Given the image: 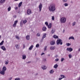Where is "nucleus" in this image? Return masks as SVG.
Returning <instances> with one entry per match:
<instances>
[{
	"instance_id": "obj_1",
	"label": "nucleus",
	"mask_w": 80,
	"mask_h": 80,
	"mask_svg": "<svg viewBox=\"0 0 80 80\" xmlns=\"http://www.w3.org/2000/svg\"><path fill=\"white\" fill-rule=\"evenodd\" d=\"M49 10L50 12H54L55 10V4L52 3L48 7Z\"/></svg>"
},
{
	"instance_id": "obj_2",
	"label": "nucleus",
	"mask_w": 80,
	"mask_h": 80,
	"mask_svg": "<svg viewBox=\"0 0 80 80\" xmlns=\"http://www.w3.org/2000/svg\"><path fill=\"white\" fill-rule=\"evenodd\" d=\"M57 45H62L63 42H62V39H58L57 41Z\"/></svg>"
},
{
	"instance_id": "obj_3",
	"label": "nucleus",
	"mask_w": 80,
	"mask_h": 80,
	"mask_svg": "<svg viewBox=\"0 0 80 80\" xmlns=\"http://www.w3.org/2000/svg\"><path fill=\"white\" fill-rule=\"evenodd\" d=\"M66 18L65 17L62 18L60 19V22L61 23H64L65 22H66Z\"/></svg>"
},
{
	"instance_id": "obj_4",
	"label": "nucleus",
	"mask_w": 80,
	"mask_h": 80,
	"mask_svg": "<svg viewBox=\"0 0 80 80\" xmlns=\"http://www.w3.org/2000/svg\"><path fill=\"white\" fill-rule=\"evenodd\" d=\"M38 8L39 9V11L40 12L42 11V4L41 3H40V5L38 6Z\"/></svg>"
},
{
	"instance_id": "obj_5",
	"label": "nucleus",
	"mask_w": 80,
	"mask_h": 80,
	"mask_svg": "<svg viewBox=\"0 0 80 80\" xmlns=\"http://www.w3.org/2000/svg\"><path fill=\"white\" fill-rule=\"evenodd\" d=\"M27 13L28 15H30L32 13V11L30 9H28L27 11Z\"/></svg>"
},
{
	"instance_id": "obj_6",
	"label": "nucleus",
	"mask_w": 80,
	"mask_h": 80,
	"mask_svg": "<svg viewBox=\"0 0 80 80\" xmlns=\"http://www.w3.org/2000/svg\"><path fill=\"white\" fill-rule=\"evenodd\" d=\"M67 50L68 51H69V52H72V51H73V49L71 48H68L67 49Z\"/></svg>"
},
{
	"instance_id": "obj_7",
	"label": "nucleus",
	"mask_w": 80,
	"mask_h": 80,
	"mask_svg": "<svg viewBox=\"0 0 80 80\" xmlns=\"http://www.w3.org/2000/svg\"><path fill=\"white\" fill-rule=\"evenodd\" d=\"M46 35H47V34L46 33H44L43 35V36L42 37V41H43V39H44V38H45L46 37Z\"/></svg>"
},
{
	"instance_id": "obj_8",
	"label": "nucleus",
	"mask_w": 80,
	"mask_h": 80,
	"mask_svg": "<svg viewBox=\"0 0 80 80\" xmlns=\"http://www.w3.org/2000/svg\"><path fill=\"white\" fill-rule=\"evenodd\" d=\"M22 59L23 60H25V58H27V56H26V55H25V54H23L22 55Z\"/></svg>"
},
{
	"instance_id": "obj_9",
	"label": "nucleus",
	"mask_w": 80,
	"mask_h": 80,
	"mask_svg": "<svg viewBox=\"0 0 80 80\" xmlns=\"http://www.w3.org/2000/svg\"><path fill=\"white\" fill-rule=\"evenodd\" d=\"M47 27H48V28H51L52 27V23H49V25Z\"/></svg>"
},
{
	"instance_id": "obj_10",
	"label": "nucleus",
	"mask_w": 80,
	"mask_h": 80,
	"mask_svg": "<svg viewBox=\"0 0 80 80\" xmlns=\"http://www.w3.org/2000/svg\"><path fill=\"white\" fill-rule=\"evenodd\" d=\"M1 48L2 50H3V51H5L6 50V48L4 46H2L1 47Z\"/></svg>"
},
{
	"instance_id": "obj_11",
	"label": "nucleus",
	"mask_w": 80,
	"mask_h": 80,
	"mask_svg": "<svg viewBox=\"0 0 80 80\" xmlns=\"http://www.w3.org/2000/svg\"><path fill=\"white\" fill-rule=\"evenodd\" d=\"M41 68L42 70H45L46 68H47L46 66L45 65L42 66H41Z\"/></svg>"
},
{
	"instance_id": "obj_12",
	"label": "nucleus",
	"mask_w": 80,
	"mask_h": 80,
	"mask_svg": "<svg viewBox=\"0 0 80 80\" xmlns=\"http://www.w3.org/2000/svg\"><path fill=\"white\" fill-rule=\"evenodd\" d=\"M6 70H7V68H6V67H5V66H4L2 68V70L4 72H5V71H6Z\"/></svg>"
},
{
	"instance_id": "obj_13",
	"label": "nucleus",
	"mask_w": 80,
	"mask_h": 80,
	"mask_svg": "<svg viewBox=\"0 0 80 80\" xmlns=\"http://www.w3.org/2000/svg\"><path fill=\"white\" fill-rule=\"evenodd\" d=\"M71 39H72V40H75V38H74V37H73V36H71L68 38L69 40H70Z\"/></svg>"
},
{
	"instance_id": "obj_14",
	"label": "nucleus",
	"mask_w": 80,
	"mask_h": 80,
	"mask_svg": "<svg viewBox=\"0 0 80 80\" xmlns=\"http://www.w3.org/2000/svg\"><path fill=\"white\" fill-rule=\"evenodd\" d=\"M5 2V0H0V3H3Z\"/></svg>"
},
{
	"instance_id": "obj_15",
	"label": "nucleus",
	"mask_w": 80,
	"mask_h": 80,
	"mask_svg": "<svg viewBox=\"0 0 80 80\" xmlns=\"http://www.w3.org/2000/svg\"><path fill=\"white\" fill-rule=\"evenodd\" d=\"M15 47L17 49H19V48H20V45H18V44L16 45Z\"/></svg>"
},
{
	"instance_id": "obj_16",
	"label": "nucleus",
	"mask_w": 80,
	"mask_h": 80,
	"mask_svg": "<svg viewBox=\"0 0 80 80\" xmlns=\"http://www.w3.org/2000/svg\"><path fill=\"white\" fill-rule=\"evenodd\" d=\"M58 64H56L54 65L53 67H54V68L56 69V68H58Z\"/></svg>"
},
{
	"instance_id": "obj_17",
	"label": "nucleus",
	"mask_w": 80,
	"mask_h": 80,
	"mask_svg": "<svg viewBox=\"0 0 80 80\" xmlns=\"http://www.w3.org/2000/svg\"><path fill=\"white\" fill-rule=\"evenodd\" d=\"M46 30H47V28L45 26H44L42 28L43 31H46Z\"/></svg>"
},
{
	"instance_id": "obj_18",
	"label": "nucleus",
	"mask_w": 80,
	"mask_h": 80,
	"mask_svg": "<svg viewBox=\"0 0 80 80\" xmlns=\"http://www.w3.org/2000/svg\"><path fill=\"white\" fill-rule=\"evenodd\" d=\"M55 49V47L52 46L50 48V50H53Z\"/></svg>"
},
{
	"instance_id": "obj_19",
	"label": "nucleus",
	"mask_w": 80,
	"mask_h": 80,
	"mask_svg": "<svg viewBox=\"0 0 80 80\" xmlns=\"http://www.w3.org/2000/svg\"><path fill=\"white\" fill-rule=\"evenodd\" d=\"M26 38L27 40H30V36L28 35L26 37Z\"/></svg>"
},
{
	"instance_id": "obj_20",
	"label": "nucleus",
	"mask_w": 80,
	"mask_h": 80,
	"mask_svg": "<svg viewBox=\"0 0 80 80\" xmlns=\"http://www.w3.org/2000/svg\"><path fill=\"white\" fill-rule=\"evenodd\" d=\"M53 37V38H55V39L58 38V37L56 35H54Z\"/></svg>"
},
{
	"instance_id": "obj_21",
	"label": "nucleus",
	"mask_w": 80,
	"mask_h": 80,
	"mask_svg": "<svg viewBox=\"0 0 80 80\" xmlns=\"http://www.w3.org/2000/svg\"><path fill=\"white\" fill-rule=\"evenodd\" d=\"M33 45H32L29 48V50H32V49L33 48Z\"/></svg>"
},
{
	"instance_id": "obj_22",
	"label": "nucleus",
	"mask_w": 80,
	"mask_h": 80,
	"mask_svg": "<svg viewBox=\"0 0 80 80\" xmlns=\"http://www.w3.org/2000/svg\"><path fill=\"white\" fill-rule=\"evenodd\" d=\"M55 29H52V30L51 32H52V34H53V33H55Z\"/></svg>"
},
{
	"instance_id": "obj_23",
	"label": "nucleus",
	"mask_w": 80,
	"mask_h": 80,
	"mask_svg": "<svg viewBox=\"0 0 80 80\" xmlns=\"http://www.w3.org/2000/svg\"><path fill=\"white\" fill-rule=\"evenodd\" d=\"M50 43L51 45H53L54 44H55V41H52Z\"/></svg>"
},
{
	"instance_id": "obj_24",
	"label": "nucleus",
	"mask_w": 80,
	"mask_h": 80,
	"mask_svg": "<svg viewBox=\"0 0 80 80\" xmlns=\"http://www.w3.org/2000/svg\"><path fill=\"white\" fill-rule=\"evenodd\" d=\"M1 74H2V75H5V71H1Z\"/></svg>"
},
{
	"instance_id": "obj_25",
	"label": "nucleus",
	"mask_w": 80,
	"mask_h": 80,
	"mask_svg": "<svg viewBox=\"0 0 80 80\" xmlns=\"http://www.w3.org/2000/svg\"><path fill=\"white\" fill-rule=\"evenodd\" d=\"M22 2H20L19 4L18 5V7H21L22 6Z\"/></svg>"
},
{
	"instance_id": "obj_26",
	"label": "nucleus",
	"mask_w": 80,
	"mask_h": 80,
	"mask_svg": "<svg viewBox=\"0 0 80 80\" xmlns=\"http://www.w3.org/2000/svg\"><path fill=\"white\" fill-rule=\"evenodd\" d=\"M11 10V7H9L8 8V12H10V10Z\"/></svg>"
},
{
	"instance_id": "obj_27",
	"label": "nucleus",
	"mask_w": 80,
	"mask_h": 80,
	"mask_svg": "<svg viewBox=\"0 0 80 80\" xmlns=\"http://www.w3.org/2000/svg\"><path fill=\"white\" fill-rule=\"evenodd\" d=\"M27 21L26 20H24L23 21V23H24V24H25V23H27Z\"/></svg>"
},
{
	"instance_id": "obj_28",
	"label": "nucleus",
	"mask_w": 80,
	"mask_h": 80,
	"mask_svg": "<svg viewBox=\"0 0 80 80\" xmlns=\"http://www.w3.org/2000/svg\"><path fill=\"white\" fill-rule=\"evenodd\" d=\"M66 45L68 46H70V45H71V44L69 43H66Z\"/></svg>"
},
{
	"instance_id": "obj_29",
	"label": "nucleus",
	"mask_w": 80,
	"mask_h": 80,
	"mask_svg": "<svg viewBox=\"0 0 80 80\" xmlns=\"http://www.w3.org/2000/svg\"><path fill=\"white\" fill-rule=\"evenodd\" d=\"M3 42H4V41H2V42L0 43V46L2 45L3 44Z\"/></svg>"
},
{
	"instance_id": "obj_30",
	"label": "nucleus",
	"mask_w": 80,
	"mask_h": 80,
	"mask_svg": "<svg viewBox=\"0 0 80 80\" xmlns=\"http://www.w3.org/2000/svg\"><path fill=\"white\" fill-rule=\"evenodd\" d=\"M45 25H46V26H47V27L48 26V22H45Z\"/></svg>"
},
{
	"instance_id": "obj_31",
	"label": "nucleus",
	"mask_w": 80,
	"mask_h": 80,
	"mask_svg": "<svg viewBox=\"0 0 80 80\" xmlns=\"http://www.w3.org/2000/svg\"><path fill=\"white\" fill-rule=\"evenodd\" d=\"M37 37H40V33L38 32L37 34Z\"/></svg>"
},
{
	"instance_id": "obj_32",
	"label": "nucleus",
	"mask_w": 80,
	"mask_h": 80,
	"mask_svg": "<svg viewBox=\"0 0 80 80\" xmlns=\"http://www.w3.org/2000/svg\"><path fill=\"white\" fill-rule=\"evenodd\" d=\"M16 38L18 40H20V37H18V36H16Z\"/></svg>"
},
{
	"instance_id": "obj_33",
	"label": "nucleus",
	"mask_w": 80,
	"mask_h": 80,
	"mask_svg": "<svg viewBox=\"0 0 80 80\" xmlns=\"http://www.w3.org/2000/svg\"><path fill=\"white\" fill-rule=\"evenodd\" d=\"M75 24H76V22H74L72 23V26H75Z\"/></svg>"
},
{
	"instance_id": "obj_34",
	"label": "nucleus",
	"mask_w": 80,
	"mask_h": 80,
	"mask_svg": "<svg viewBox=\"0 0 80 80\" xmlns=\"http://www.w3.org/2000/svg\"><path fill=\"white\" fill-rule=\"evenodd\" d=\"M50 73H53V70H52L49 71Z\"/></svg>"
},
{
	"instance_id": "obj_35",
	"label": "nucleus",
	"mask_w": 80,
	"mask_h": 80,
	"mask_svg": "<svg viewBox=\"0 0 80 80\" xmlns=\"http://www.w3.org/2000/svg\"><path fill=\"white\" fill-rule=\"evenodd\" d=\"M39 46H40V45H39V44H37L36 46V47L37 48H38L39 47Z\"/></svg>"
},
{
	"instance_id": "obj_36",
	"label": "nucleus",
	"mask_w": 80,
	"mask_h": 80,
	"mask_svg": "<svg viewBox=\"0 0 80 80\" xmlns=\"http://www.w3.org/2000/svg\"><path fill=\"white\" fill-rule=\"evenodd\" d=\"M68 6V4L67 3H65L64 4L65 7H67V6Z\"/></svg>"
},
{
	"instance_id": "obj_37",
	"label": "nucleus",
	"mask_w": 80,
	"mask_h": 80,
	"mask_svg": "<svg viewBox=\"0 0 80 80\" xmlns=\"http://www.w3.org/2000/svg\"><path fill=\"white\" fill-rule=\"evenodd\" d=\"M61 77H62V78H65V76L63 75H61Z\"/></svg>"
},
{
	"instance_id": "obj_38",
	"label": "nucleus",
	"mask_w": 80,
	"mask_h": 80,
	"mask_svg": "<svg viewBox=\"0 0 80 80\" xmlns=\"http://www.w3.org/2000/svg\"><path fill=\"white\" fill-rule=\"evenodd\" d=\"M5 62H6L5 63V64L6 65H8V62H9L8 61H6Z\"/></svg>"
},
{
	"instance_id": "obj_39",
	"label": "nucleus",
	"mask_w": 80,
	"mask_h": 80,
	"mask_svg": "<svg viewBox=\"0 0 80 80\" xmlns=\"http://www.w3.org/2000/svg\"><path fill=\"white\" fill-rule=\"evenodd\" d=\"M18 22V20H16L15 21H14V23L17 25V23Z\"/></svg>"
},
{
	"instance_id": "obj_40",
	"label": "nucleus",
	"mask_w": 80,
	"mask_h": 80,
	"mask_svg": "<svg viewBox=\"0 0 80 80\" xmlns=\"http://www.w3.org/2000/svg\"><path fill=\"white\" fill-rule=\"evenodd\" d=\"M68 56L69 58H72V55H71V54H69L68 55Z\"/></svg>"
},
{
	"instance_id": "obj_41",
	"label": "nucleus",
	"mask_w": 80,
	"mask_h": 80,
	"mask_svg": "<svg viewBox=\"0 0 80 80\" xmlns=\"http://www.w3.org/2000/svg\"><path fill=\"white\" fill-rule=\"evenodd\" d=\"M63 60H65V58H61V62H63Z\"/></svg>"
},
{
	"instance_id": "obj_42",
	"label": "nucleus",
	"mask_w": 80,
	"mask_h": 80,
	"mask_svg": "<svg viewBox=\"0 0 80 80\" xmlns=\"http://www.w3.org/2000/svg\"><path fill=\"white\" fill-rule=\"evenodd\" d=\"M52 20H55V17L54 16L52 17Z\"/></svg>"
},
{
	"instance_id": "obj_43",
	"label": "nucleus",
	"mask_w": 80,
	"mask_h": 80,
	"mask_svg": "<svg viewBox=\"0 0 80 80\" xmlns=\"http://www.w3.org/2000/svg\"><path fill=\"white\" fill-rule=\"evenodd\" d=\"M47 46H45L44 48V51H46V50H47Z\"/></svg>"
},
{
	"instance_id": "obj_44",
	"label": "nucleus",
	"mask_w": 80,
	"mask_h": 80,
	"mask_svg": "<svg viewBox=\"0 0 80 80\" xmlns=\"http://www.w3.org/2000/svg\"><path fill=\"white\" fill-rule=\"evenodd\" d=\"M16 25H17V24L14 23L13 24V27H16Z\"/></svg>"
},
{
	"instance_id": "obj_45",
	"label": "nucleus",
	"mask_w": 80,
	"mask_h": 80,
	"mask_svg": "<svg viewBox=\"0 0 80 80\" xmlns=\"http://www.w3.org/2000/svg\"><path fill=\"white\" fill-rule=\"evenodd\" d=\"M15 80H20V79L19 78H15Z\"/></svg>"
},
{
	"instance_id": "obj_46",
	"label": "nucleus",
	"mask_w": 80,
	"mask_h": 80,
	"mask_svg": "<svg viewBox=\"0 0 80 80\" xmlns=\"http://www.w3.org/2000/svg\"><path fill=\"white\" fill-rule=\"evenodd\" d=\"M59 60V59L58 58H57L55 59V61H56V62H58Z\"/></svg>"
},
{
	"instance_id": "obj_47",
	"label": "nucleus",
	"mask_w": 80,
	"mask_h": 80,
	"mask_svg": "<svg viewBox=\"0 0 80 80\" xmlns=\"http://www.w3.org/2000/svg\"><path fill=\"white\" fill-rule=\"evenodd\" d=\"M23 48H25V44H23Z\"/></svg>"
},
{
	"instance_id": "obj_48",
	"label": "nucleus",
	"mask_w": 80,
	"mask_h": 80,
	"mask_svg": "<svg viewBox=\"0 0 80 80\" xmlns=\"http://www.w3.org/2000/svg\"><path fill=\"white\" fill-rule=\"evenodd\" d=\"M12 79V78H8V80H11Z\"/></svg>"
},
{
	"instance_id": "obj_49",
	"label": "nucleus",
	"mask_w": 80,
	"mask_h": 80,
	"mask_svg": "<svg viewBox=\"0 0 80 80\" xmlns=\"http://www.w3.org/2000/svg\"><path fill=\"white\" fill-rule=\"evenodd\" d=\"M45 55V53L43 52L41 54V55Z\"/></svg>"
},
{
	"instance_id": "obj_50",
	"label": "nucleus",
	"mask_w": 80,
	"mask_h": 80,
	"mask_svg": "<svg viewBox=\"0 0 80 80\" xmlns=\"http://www.w3.org/2000/svg\"><path fill=\"white\" fill-rule=\"evenodd\" d=\"M14 18H16L17 17V16L16 15H14L13 16Z\"/></svg>"
},
{
	"instance_id": "obj_51",
	"label": "nucleus",
	"mask_w": 80,
	"mask_h": 80,
	"mask_svg": "<svg viewBox=\"0 0 80 80\" xmlns=\"http://www.w3.org/2000/svg\"><path fill=\"white\" fill-rule=\"evenodd\" d=\"M43 60H44V62H46V61H47V59H44Z\"/></svg>"
},
{
	"instance_id": "obj_52",
	"label": "nucleus",
	"mask_w": 80,
	"mask_h": 80,
	"mask_svg": "<svg viewBox=\"0 0 80 80\" xmlns=\"http://www.w3.org/2000/svg\"><path fill=\"white\" fill-rule=\"evenodd\" d=\"M58 57V55H56L55 56V58H57V57Z\"/></svg>"
},
{
	"instance_id": "obj_53",
	"label": "nucleus",
	"mask_w": 80,
	"mask_h": 80,
	"mask_svg": "<svg viewBox=\"0 0 80 80\" xmlns=\"http://www.w3.org/2000/svg\"><path fill=\"white\" fill-rule=\"evenodd\" d=\"M63 2H67V0L65 1V0H63Z\"/></svg>"
},
{
	"instance_id": "obj_54",
	"label": "nucleus",
	"mask_w": 80,
	"mask_h": 80,
	"mask_svg": "<svg viewBox=\"0 0 80 80\" xmlns=\"http://www.w3.org/2000/svg\"><path fill=\"white\" fill-rule=\"evenodd\" d=\"M62 78H59V80H62Z\"/></svg>"
},
{
	"instance_id": "obj_55",
	"label": "nucleus",
	"mask_w": 80,
	"mask_h": 80,
	"mask_svg": "<svg viewBox=\"0 0 80 80\" xmlns=\"http://www.w3.org/2000/svg\"><path fill=\"white\" fill-rule=\"evenodd\" d=\"M22 21H21V22H20V24H22Z\"/></svg>"
},
{
	"instance_id": "obj_56",
	"label": "nucleus",
	"mask_w": 80,
	"mask_h": 80,
	"mask_svg": "<svg viewBox=\"0 0 80 80\" xmlns=\"http://www.w3.org/2000/svg\"><path fill=\"white\" fill-rule=\"evenodd\" d=\"M21 27L23 26V24H20Z\"/></svg>"
},
{
	"instance_id": "obj_57",
	"label": "nucleus",
	"mask_w": 80,
	"mask_h": 80,
	"mask_svg": "<svg viewBox=\"0 0 80 80\" xmlns=\"http://www.w3.org/2000/svg\"><path fill=\"white\" fill-rule=\"evenodd\" d=\"M18 9V7H16L15 8V10H17Z\"/></svg>"
},
{
	"instance_id": "obj_58",
	"label": "nucleus",
	"mask_w": 80,
	"mask_h": 80,
	"mask_svg": "<svg viewBox=\"0 0 80 80\" xmlns=\"http://www.w3.org/2000/svg\"><path fill=\"white\" fill-rule=\"evenodd\" d=\"M70 3H73V1H71Z\"/></svg>"
},
{
	"instance_id": "obj_59",
	"label": "nucleus",
	"mask_w": 80,
	"mask_h": 80,
	"mask_svg": "<svg viewBox=\"0 0 80 80\" xmlns=\"http://www.w3.org/2000/svg\"><path fill=\"white\" fill-rule=\"evenodd\" d=\"M30 63V61H29V62H27L28 63Z\"/></svg>"
},
{
	"instance_id": "obj_60",
	"label": "nucleus",
	"mask_w": 80,
	"mask_h": 80,
	"mask_svg": "<svg viewBox=\"0 0 80 80\" xmlns=\"http://www.w3.org/2000/svg\"><path fill=\"white\" fill-rule=\"evenodd\" d=\"M48 57H50V55L48 54Z\"/></svg>"
},
{
	"instance_id": "obj_61",
	"label": "nucleus",
	"mask_w": 80,
	"mask_h": 80,
	"mask_svg": "<svg viewBox=\"0 0 80 80\" xmlns=\"http://www.w3.org/2000/svg\"><path fill=\"white\" fill-rule=\"evenodd\" d=\"M77 80H80V77H79Z\"/></svg>"
},
{
	"instance_id": "obj_62",
	"label": "nucleus",
	"mask_w": 80,
	"mask_h": 80,
	"mask_svg": "<svg viewBox=\"0 0 80 80\" xmlns=\"http://www.w3.org/2000/svg\"><path fill=\"white\" fill-rule=\"evenodd\" d=\"M64 32H65V30L64 29L63 31V33H64Z\"/></svg>"
},
{
	"instance_id": "obj_63",
	"label": "nucleus",
	"mask_w": 80,
	"mask_h": 80,
	"mask_svg": "<svg viewBox=\"0 0 80 80\" xmlns=\"http://www.w3.org/2000/svg\"><path fill=\"white\" fill-rule=\"evenodd\" d=\"M78 51H79V52H80V48L78 50Z\"/></svg>"
},
{
	"instance_id": "obj_64",
	"label": "nucleus",
	"mask_w": 80,
	"mask_h": 80,
	"mask_svg": "<svg viewBox=\"0 0 80 80\" xmlns=\"http://www.w3.org/2000/svg\"><path fill=\"white\" fill-rule=\"evenodd\" d=\"M38 75V73H36L35 74V75Z\"/></svg>"
}]
</instances>
